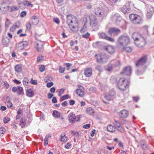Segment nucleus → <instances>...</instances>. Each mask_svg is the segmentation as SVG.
<instances>
[{"mask_svg":"<svg viewBox=\"0 0 154 154\" xmlns=\"http://www.w3.org/2000/svg\"><path fill=\"white\" fill-rule=\"evenodd\" d=\"M132 38L134 40L135 45L138 47L141 48L146 45L145 38L138 33L135 32L132 35Z\"/></svg>","mask_w":154,"mask_h":154,"instance_id":"obj_1","label":"nucleus"},{"mask_svg":"<svg viewBox=\"0 0 154 154\" xmlns=\"http://www.w3.org/2000/svg\"><path fill=\"white\" fill-rule=\"evenodd\" d=\"M67 23L71 30L73 32H76L78 30V23L76 18L73 16H68L67 20Z\"/></svg>","mask_w":154,"mask_h":154,"instance_id":"obj_2","label":"nucleus"},{"mask_svg":"<svg viewBox=\"0 0 154 154\" xmlns=\"http://www.w3.org/2000/svg\"><path fill=\"white\" fill-rule=\"evenodd\" d=\"M130 42V39L127 35H122L118 39L116 43L118 47L119 48L124 47Z\"/></svg>","mask_w":154,"mask_h":154,"instance_id":"obj_3","label":"nucleus"},{"mask_svg":"<svg viewBox=\"0 0 154 154\" xmlns=\"http://www.w3.org/2000/svg\"><path fill=\"white\" fill-rule=\"evenodd\" d=\"M129 85V82L126 79L121 78L118 83V86L119 89L122 91H125L128 88Z\"/></svg>","mask_w":154,"mask_h":154,"instance_id":"obj_4","label":"nucleus"},{"mask_svg":"<svg viewBox=\"0 0 154 154\" xmlns=\"http://www.w3.org/2000/svg\"><path fill=\"white\" fill-rule=\"evenodd\" d=\"M107 9L101 7L97 8L95 10V14L102 20L106 15Z\"/></svg>","mask_w":154,"mask_h":154,"instance_id":"obj_5","label":"nucleus"},{"mask_svg":"<svg viewBox=\"0 0 154 154\" xmlns=\"http://www.w3.org/2000/svg\"><path fill=\"white\" fill-rule=\"evenodd\" d=\"M129 18L132 23L135 24H140L143 22L142 16L136 14H131L129 15Z\"/></svg>","mask_w":154,"mask_h":154,"instance_id":"obj_6","label":"nucleus"},{"mask_svg":"<svg viewBox=\"0 0 154 154\" xmlns=\"http://www.w3.org/2000/svg\"><path fill=\"white\" fill-rule=\"evenodd\" d=\"M95 57L98 63H101L108 61V57L105 53H101V54H96Z\"/></svg>","mask_w":154,"mask_h":154,"instance_id":"obj_7","label":"nucleus"},{"mask_svg":"<svg viewBox=\"0 0 154 154\" xmlns=\"http://www.w3.org/2000/svg\"><path fill=\"white\" fill-rule=\"evenodd\" d=\"M112 19L113 21H115L117 25H119L121 21L122 23L126 24L125 21L124 20H122V17L118 13H116L112 15Z\"/></svg>","mask_w":154,"mask_h":154,"instance_id":"obj_8","label":"nucleus"},{"mask_svg":"<svg viewBox=\"0 0 154 154\" xmlns=\"http://www.w3.org/2000/svg\"><path fill=\"white\" fill-rule=\"evenodd\" d=\"M147 56L145 55L137 61L135 64L137 66L139 67L143 65L146 63Z\"/></svg>","mask_w":154,"mask_h":154,"instance_id":"obj_9","label":"nucleus"},{"mask_svg":"<svg viewBox=\"0 0 154 154\" xmlns=\"http://www.w3.org/2000/svg\"><path fill=\"white\" fill-rule=\"evenodd\" d=\"M120 32V29L116 28H110L109 31V34L112 36H117L119 35Z\"/></svg>","mask_w":154,"mask_h":154,"instance_id":"obj_10","label":"nucleus"},{"mask_svg":"<svg viewBox=\"0 0 154 154\" xmlns=\"http://www.w3.org/2000/svg\"><path fill=\"white\" fill-rule=\"evenodd\" d=\"M90 24L92 27H94L97 25V21L96 17L93 14L89 16Z\"/></svg>","mask_w":154,"mask_h":154,"instance_id":"obj_11","label":"nucleus"},{"mask_svg":"<svg viewBox=\"0 0 154 154\" xmlns=\"http://www.w3.org/2000/svg\"><path fill=\"white\" fill-rule=\"evenodd\" d=\"M43 42L41 41L38 40L36 42L35 48L37 51L41 52L42 50Z\"/></svg>","mask_w":154,"mask_h":154,"instance_id":"obj_12","label":"nucleus"},{"mask_svg":"<svg viewBox=\"0 0 154 154\" xmlns=\"http://www.w3.org/2000/svg\"><path fill=\"white\" fill-rule=\"evenodd\" d=\"M69 122L71 123H74L76 121V117L75 114L72 112H71L68 115V117Z\"/></svg>","mask_w":154,"mask_h":154,"instance_id":"obj_13","label":"nucleus"},{"mask_svg":"<svg viewBox=\"0 0 154 154\" xmlns=\"http://www.w3.org/2000/svg\"><path fill=\"white\" fill-rule=\"evenodd\" d=\"M115 95V93L113 89H112L110 90L108 94L107 95H105L104 97L106 100H110L112 99Z\"/></svg>","mask_w":154,"mask_h":154,"instance_id":"obj_14","label":"nucleus"},{"mask_svg":"<svg viewBox=\"0 0 154 154\" xmlns=\"http://www.w3.org/2000/svg\"><path fill=\"white\" fill-rule=\"evenodd\" d=\"M147 10V17L149 18H150L154 12V8L152 6L148 5Z\"/></svg>","mask_w":154,"mask_h":154,"instance_id":"obj_15","label":"nucleus"},{"mask_svg":"<svg viewBox=\"0 0 154 154\" xmlns=\"http://www.w3.org/2000/svg\"><path fill=\"white\" fill-rule=\"evenodd\" d=\"M125 75H129L131 73V67L128 66L124 68L122 71L121 72Z\"/></svg>","mask_w":154,"mask_h":154,"instance_id":"obj_16","label":"nucleus"},{"mask_svg":"<svg viewBox=\"0 0 154 154\" xmlns=\"http://www.w3.org/2000/svg\"><path fill=\"white\" fill-rule=\"evenodd\" d=\"M76 93L80 97L83 96L84 95V88L81 86H79L76 90Z\"/></svg>","mask_w":154,"mask_h":154,"instance_id":"obj_17","label":"nucleus"},{"mask_svg":"<svg viewBox=\"0 0 154 154\" xmlns=\"http://www.w3.org/2000/svg\"><path fill=\"white\" fill-rule=\"evenodd\" d=\"M128 112L127 110L123 109L119 112V116L121 118H126L128 116Z\"/></svg>","mask_w":154,"mask_h":154,"instance_id":"obj_18","label":"nucleus"},{"mask_svg":"<svg viewBox=\"0 0 154 154\" xmlns=\"http://www.w3.org/2000/svg\"><path fill=\"white\" fill-rule=\"evenodd\" d=\"M84 75L87 77H89L92 75V70L91 68H87L85 69L84 72Z\"/></svg>","mask_w":154,"mask_h":154,"instance_id":"obj_19","label":"nucleus"},{"mask_svg":"<svg viewBox=\"0 0 154 154\" xmlns=\"http://www.w3.org/2000/svg\"><path fill=\"white\" fill-rule=\"evenodd\" d=\"M130 10L129 5H125L121 9V11L124 14H128L130 12Z\"/></svg>","mask_w":154,"mask_h":154,"instance_id":"obj_20","label":"nucleus"},{"mask_svg":"<svg viewBox=\"0 0 154 154\" xmlns=\"http://www.w3.org/2000/svg\"><path fill=\"white\" fill-rule=\"evenodd\" d=\"M105 50L110 54H113L115 52V48L112 46L109 45L106 46Z\"/></svg>","mask_w":154,"mask_h":154,"instance_id":"obj_21","label":"nucleus"},{"mask_svg":"<svg viewBox=\"0 0 154 154\" xmlns=\"http://www.w3.org/2000/svg\"><path fill=\"white\" fill-rule=\"evenodd\" d=\"M32 23L34 25H36L39 22V19L38 17L35 15L32 16L30 19Z\"/></svg>","mask_w":154,"mask_h":154,"instance_id":"obj_22","label":"nucleus"},{"mask_svg":"<svg viewBox=\"0 0 154 154\" xmlns=\"http://www.w3.org/2000/svg\"><path fill=\"white\" fill-rule=\"evenodd\" d=\"M15 72L18 73H20L22 71L21 66L19 64L16 65L14 67Z\"/></svg>","mask_w":154,"mask_h":154,"instance_id":"obj_23","label":"nucleus"},{"mask_svg":"<svg viewBox=\"0 0 154 154\" xmlns=\"http://www.w3.org/2000/svg\"><path fill=\"white\" fill-rule=\"evenodd\" d=\"M107 129L108 131L113 132H115L116 130V128L111 125H109L107 127Z\"/></svg>","mask_w":154,"mask_h":154,"instance_id":"obj_24","label":"nucleus"},{"mask_svg":"<svg viewBox=\"0 0 154 154\" xmlns=\"http://www.w3.org/2000/svg\"><path fill=\"white\" fill-rule=\"evenodd\" d=\"M52 115L53 116L56 118H60L61 117V113L56 110L54 111Z\"/></svg>","mask_w":154,"mask_h":154,"instance_id":"obj_25","label":"nucleus"},{"mask_svg":"<svg viewBox=\"0 0 154 154\" xmlns=\"http://www.w3.org/2000/svg\"><path fill=\"white\" fill-rule=\"evenodd\" d=\"M28 43L26 41L23 42H21L19 44L18 47L19 48L21 47L20 48V50H21L23 48L28 45Z\"/></svg>","mask_w":154,"mask_h":154,"instance_id":"obj_26","label":"nucleus"},{"mask_svg":"<svg viewBox=\"0 0 154 154\" xmlns=\"http://www.w3.org/2000/svg\"><path fill=\"white\" fill-rule=\"evenodd\" d=\"M26 94L27 96L30 97H32L34 95L33 92L31 89L27 90Z\"/></svg>","mask_w":154,"mask_h":154,"instance_id":"obj_27","label":"nucleus"},{"mask_svg":"<svg viewBox=\"0 0 154 154\" xmlns=\"http://www.w3.org/2000/svg\"><path fill=\"white\" fill-rule=\"evenodd\" d=\"M8 10L10 12L17 11L18 9V8L17 6H11L8 8Z\"/></svg>","mask_w":154,"mask_h":154,"instance_id":"obj_28","label":"nucleus"},{"mask_svg":"<svg viewBox=\"0 0 154 154\" xmlns=\"http://www.w3.org/2000/svg\"><path fill=\"white\" fill-rule=\"evenodd\" d=\"M122 50L128 53H130L132 51V49L131 48L129 47H123L122 48Z\"/></svg>","mask_w":154,"mask_h":154,"instance_id":"obj_29","label":"nucleus"},{"mask_svg":"<svg viewBox=\"0 0 154 154\" xmlns=\"http://www.w3.org/2000/svg\"><path fill=\"white\" fill-rule=\"evenodd\" d=\"M60 141L62 142L65 143L67 141V138L63 134H61L60 135Z\"/></svg>","mask_w":154,"mask_h":154,"instance_id":"obj_30","label":"nucleus"},{"mask_svg":"<svg viewBox=\"0 0 154 154\" xmlns=\"http://www.w3.org/2000/svg\"><path fill=\"white\" fill-rule=\"evenodd\" d=\"M26 124L25 120L23 118H21L20 120L19 125H20L22 128H23L25 126Z\"/></svg>","mask_w":154,"mask_h":154,"instance_id":"obj_31","label":"nucleus"},{"mask_svg":"<svg viewBox=\"0 0 154 154\" xmlns=\"http://www.w3.org/2000/svg\"><path fill=\"white\" fill-rule=\"evenodd\" d=\"M19 27L17 23H15L10 28V30L11 32H14L15 29Z\"/></svg>","mask_w":154,"mask_h":154,"instance_id":"obj_32","label":"nucleus"},{"mask_svg":"<svg viewBox=\"0 0 154 154\" xmlns=\"http://www.w3.org/2000/svg\"><path fill=\"white\" fill-rule=\"evenodd\" d=\"M94 110L91 107H89L87 109L86 113L88 115H91L94 113Z\"/></svg>","mask_w":154,"mask_h":154,"instance_id":"obj_33","label":"nucleus"},{"mask_svg":"<svg viewBox=\"0 0 154 154\" xmlns=\"http://www.w3.org/2000/svg\"><path fill=\"white\" fill-rule=\"evenodd\" d=\"M25 6H30L31 8L33 7V5L31 4V3L29 1L27 0H25L23 1Z\"/></svg>","mask_w":154,"mask_h":154,"instance_id":"obj_34","label":"nucleus"},{"mask_svg":"<svg viewBox=\"0 0 154 154\" xmlns=\"http://www.w3.org/2000/svg\"><path fill=\"white\" fill-rule=\"evenodd\" d=\"M17 93L18 95H20L23 94V89L21 87L18 86Z\"/></svg>","mask_w":154,"mask_h":154,"instance_id":"obj_35","label":"nucleus"},{"mask_svg":"<svg viewBox=\"0 0 154 154\" xmlns=\"http://www.w3.org/2000/svg\"><path fill=\"white\" fill-rule=\"evenodd\" d=\"M99 37L102 38L106 40L107 36L104 33L102 32L99 34Z\"/></svg>","mask_w":154,"mask_h":154,"instance_id":"obj_36","label":"nucleus"},{"mask_svg":"<svg viewBox=\"0 0 154 154\" xmlns=\"http://www.w3.org/2000/svg\"><path fill=\"white\" fill-rule=\"evenodd\" d=\"M109 4L111 5H115L117 2V0H107Z\"/></svg>","mask_w":154,"mask_h":154,"instance_id":"obj_37","label":"nucleus"},{"mask_svg":"<svg viewBox=\"0 0 154 154\" xmlns=\"http://www.w3.org/2000/svg\"><path fill=\"white\" fill-rule=\"evenodd\" d=\"M29 80L27 78H25L23 80V83L24 85H28Z\"/></svg>","mask_w":154,"mask_h":154,"instance_id":"obj_38","label":"nucleus"},{"mask_svg":"<svg viewBox=\"0 0 154 154\" xmlns=\"http://www.w3.org/2000/svg\"><path fill=\"white\" fill-rule=\"evenodd\" d=\"M95 69L100 72H101L103 71L102 68L101 66L100 65L97 66L95 67Z\"/></svg>","mask_w":154,"mask_h":154,"instance_id":"obj_39","label":"nucleus"},{"mask_svg":"<svg viewBox=\"0 0 154 154\" xmlns=\"http://www.w3.org/2000/svg\"><path fill=\"white\" fill-rule=\"evenodd\" d=\"M11 24V21L10 20H9L8 19H7L5 22V27L6 28H8L9 25Z\"/></svg>","mask_w":154,"mask_h":154,"instance_id":"obj_40","label":"nucleus"},{"mask_svg":"<svg viewBox=\"0 0 154 154\" xmlns=\"http://www.w3.org/2000/svg\"><path fill=\"white\" fill-rule=\"evenodd\" d=\"M143 29L145 32V34L148 35V26H144L143 27Z\"/></svg>","mask_w":154,"mask_h":154,"instance_id":"obj_41","label":"nucleus"},{"mask_svg":"<svg viewBox=\"0 0 154 154\" xmlns=\"http://www.w3.org/2000/svg\"><path fill=\"white\" fill-rule=\"evenodd\" d=\"M86 25L85 24L84 26L81 28L80 30V32L81 33H84L86 30Z\"/></svg>","mask_w":154,"mask_h":154,"instance_id":"obj_42","label":"nucleus"},{"mask_svg":"<svg viewBox=\"0 0 154 154\" xmlns=\"http://www.w3.org/2000/svg\"><path fill=\"white\" fill-rule=\"evenodd\" d=\"M5 131V128L2 127L0 128V136H2L4 134Z\"/></svg>","mask_w":154,"mask_h":154,"instance_id":"obj_43","label":"nucleus"},{"mask_svg":"<svg viewBox=\"0 0 154 154\" xmlns=\"http://www.w3.org/2000/svg\"><path fill=\"white\" fill-rule=\"evenodd\" d=\"M39 69L40 71L41 72H42L45 70V68L44 65H41L39 66Z\"/></svg>","mask_w":154,"mask_h":154,"instance_id":"obj_44","label":"nucleus"},{"mask_svg":"<svg viewBox=\"0 0 154 154\" xmlns=\"http://www.w3.org/2000/svg\"><path fill=\"white\" fill-rule=\"evenodd\" d=\"M59 72L60 73L64 72L65 70L64 68H63L61 66H59Z\"/></svg>","mask_w":154,"mask_h":154,"instance_id":"obj_45","label":"nucleus"},{"mask_svg":"<svg viewBox=\"0 0 154 154\" xmlns=\"http://www.w3.org/2000/svg\"><path fill=\"white\" fill-rule=\"evenodd\" d=\"M19 6L20 9L23 10L25 9L26 8V7L25 5V4H24V2L23 1L22 3H21L19 5Z\"/></svg>","mask_w":154,"mask_h":154,"instance_id":"obj_46","label":"nucleus"},{"mask_svg":"<svg viewBox=\"0 0 154 154\" xmlns=\"http://www.w3.org/2000/svg\"><path fill=\"white\" fill-rule=\"evenodd\" d=\"M64 91V89L61 88L59 90L58 93V95L59 96H60L61 94H63Z\"/></svg>","mask_w":154,"mask_h":154,"instance_id":"obj_47","label":"nucleus"},{"mask_svg":"<svg viewBox=\"0 0 154 154\" xmlns=\"http://www.w3.org/2000/svg\"><path fill=\"white\" fill-rule=\"evenodd\" d=\"M106 40L111 42H114L115 41V39L113 38L108 36L106 38Z\"/></svg>","mask_w":154,"mask_h":154,"instance_id":"obj_48","label":"nucleus"},{"mask_svg":"<svg viewBox=\"0 0 154 154\" xmlns=\"http://www.w3.org/2000/svg\"><path fill=\"white\" fill-rule=\"evenodd\" d=\"M90 33L88 32H87L86 34L83 35H82V37L83 38H88L89 35H90Z\"/></svg>","mask_w":154,"mask_h":154,"instance_id":"obj_49","label":"nucleus"},{"mask_svg":"<svg viewBox=\"0 0 154 154\" xmlns=\"http://www.w3.org/2000/svg\"><path fill=\"white\" fill-rule=\"evenodd\" d=\"M114 124L115 126L118 127L121 125L120 123L118 121L115 120L114 122Z\"/></svg>","mask_w":154,"mask_h":154,"instance_id":"obj_50","label":"nucleus"},{"mask_svg":"<svg viewBox=\"0 0 154 154\" xmlns=\"http://www.w3.org/2000/svg\"><path fill=\"white\" fill-rule=\"evenodd\" d=\"M27 29L28 30H30L31 29V24L30 23H27L26 25Z\"/></svg>","mask_w":154,"mask_h":154,"instance_id":"obj_51","label":"nucleus"},{"mask_svg":"<svg viewBox=\"0 0 154 154\" xmlns=\"http://www.w3.org/2000/svg\"><path fill=\"white\" fill-rule=\"evenodd\" d=\"M10 121V118L7 117H5L3 119L4 122L5 123H7L8 121Z\"/></svg>","mask_w":154,"mask_h":154,"instance_id":"obj_52","label":"nucleus"},{"mask_svg":"<svg viewBox=\"0 0 154 154\" xmlns=\"http://www.w3.org/2000/svg\"><path fill=\"white\" fill-rule=\"evenodd\" d=\"M141 147H142L143 149H146L147 148V145L145 143L143 144H141Z\"/></svg>","mask_w":154,"mask_h":154,"instance_id":"obj_53","label":"nucleus"},{"mask_svg":"<svg viewBox=\"0 0 154 154\" xmlns=\"http://www.w3.org/2000/svg\"><path fill=\"white\" fill-rule=\"evenodd\" d=\"M69 98V96L67 94L61 97V99L63 100H65L66 99L68 98Z\"/></svg>","mask_w":154,"mask_h":154,"instance_id":"obj_54","label":"nucleus"},{"mask_svg":"<svg viewBox=\"0 0 154 154\" xmlns=\"http://www.w3.org/2000/svg\"><path fill=\"white\" fill-rule=\"evenodd\" d=\"M26 14V12L25 11H22L20 14V16L22 17H23L25 16Z\"/></svg>","mask_w":154,"mask_h":154,"instance_id":"obj_55","label":"nucleus"},{"mask_svg":"<svg viewBox=\"0 0 154 154\" xmlns=\"http://www.w3.org/2000/svg\"><path fill=\"white\" fill-rule=\"evenodd\" d=\"M90 124H87L84 125L83 126V128L85 129H88L90 127Z\"/></svg>","mask_w":154,"mask_h":154,"instance_id":"obj_56","label":"nucleus"},{"mask_svg":"<svg viewBox=\"0 0 154 154\" xmlns=\"http://www.w3.org/2000/svg\"><path fill=\"white\" fill-rule=\"evenodd\" d=\"M53 21L57 24H59L60 22L59 19L58 18H54Z\"/></svg>","mask_w":154,"mask_h":154,"instance_id":"obj_57","label":"nucleus"},{"mask_svg":"<svg viewBox=\"0 0 154 154\" xmlns=\"http://www.w3.org/2000/svg\"><path fill=\"white\" fill-rule=\"evenodd\" d=\"M7 104L8 107L11 108L12 107V104L10 101H8Z\"/></svg>","mask_w":154,"mask_h":154,"instance_id":"obj_58","label":"nucleus"},{"mask_svg":"<svg viewBox=\"0 0 154 154\" xmlns=\"http://www.w3.org/2000/svg\"><path fill=\"white\" fill-rule=\"evenodd\" d=\"M117 130L118 131H120L121 132H122L124 131L123 129L120 126L119 127H117Z\"/></svg>","mask_w":154,"mask_h":154,"instance_id":"obj_59","label":"nucleus"},{"mask_svg":"<svg viewBox=\"0 0 154 154\" xmlns=\"http://www.w3.org/2000/svg\"><path fill=\"white\" fill-rule=\"evenodd\" d=\"M18 90V86L17 87H14L12 88V91L14 92H17Z\"/></svg>","mask_w":154,"mask_h":154,"instance_id":"obj_60","label":"nucleus"},{"mask_svg":"<svg viewBox=\"0 0 154 154\" xmlns=\"http://www.w3.org/2000/svg\"><path fill=\"white\" fill-rule=\"evenodd\" d=\"M53 83L52 82L48 83L47 84V86L48 88L50 87L53 85Z\"/></svg>","mask_w":154,"mask_h":154,"instance_id":"obj_61","label":"nucleus"},{"mask_svg":"<svg viewBox=\"0 0 154 154\" xmlns=\"http://www.w3.org/2000/svg\"><path fill=\"white\" fill-rule=\"evenodd\" d=\"M57 100L55 97H53L52 99V102L53 103H56L57 102Z\"/></svg>","mask_w":154,"mask_h":154,"instance_id":"obj_62","label":"nucleus"},{"mask_svg":"<svg viewBox=\"0 0 154 154\" xmlns=\"http://www.w3.org/2000/svg\"><path fill=\"white\" fill-rule=\"evenodd\" d=\"M75 103V101L74 100H70L69 101V104L70 105H73Z\"/></svg>","mask_w":154,"mask_h":154,"instance_id":"obj_63","label":"nucleus"},{"mask_svg":"<svg viewBox=\"0 0 154 154\" xmlns=\"http://www.w3.org/2000/svg\"><path fill=\"white\" fill-rule=\"evenodd\" d=\"M67 105V103L66 101H65L61 103V105L62 106H66Z\"/></svg>","mask_w":154,"mask_h":154,"instance_id":"obj_64","label":"nucleus"}]
</instances>
